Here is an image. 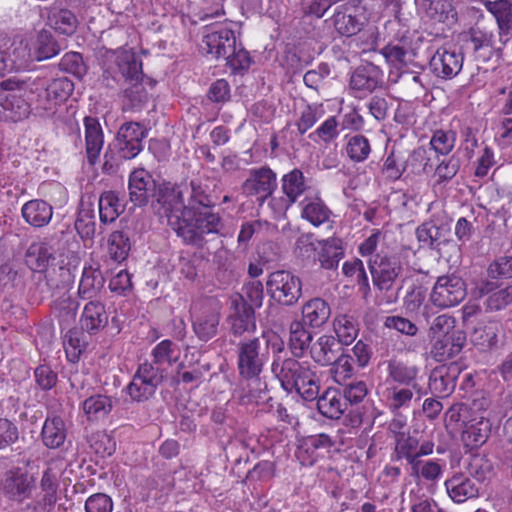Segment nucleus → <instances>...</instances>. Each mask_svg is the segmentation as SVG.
<instances>
[{"mask_svg": "<svg viewBox=\"0 0 512 512\" xmlns=\"http://www.w3.org/2000/svg\"><path fill=\"white\" fill-rule=\"evenodd\" d=\"M184 190L180 185L164 183L159 188L158 213L186 243L199 244L207 234L218 233L221 219L212 209L198 210L189 215L179 213L183 208Z\"/></svg>", "mask_w": 512, "mask_h": 512, "instance_id": "f257e3e1", "label": "nucleus"}, {"mask_svg": "<svg viewBox=\"0 0 512 512\" xmlns=\"http://www.w3.org/2000/svg\"><path fill=\"white\" fill-rule=\"evenodd\" d=\"M271 371L285 391H296L308 401L317 398L320 389L319 379L308 364L294 358L282 360L277 356L273 359Z\"/></svg>", "mask_w": 512, "mask_h": 512, "instance_id": "f03ea898", "label": "nucleus"}, {"mask_svg": "<svg viewBox=\"0 0 512 512\" xmlns=\"http://www.w3.org/2000/svg\"><path fill=\"white\" fill-rule=\"evenodd\" d=\"M103 65L105 72H119L126 81L133 83V88L125 90V96L130 98L133 108L139 107L146 100V94L138 84L143 76L142 63L132 49L119 48L107 51Z\"/></svg>", "mask_w": 512, "mask_h": 512, "instance_id": "7ed1b4c3", "label": "nucleus"}, {"mask_svg": "<svg viewBox=\"0 0 512 512\" xmlns=\"http://www.w3.org/2000/svg\"><path fill=\"white\" fill-rule=\"evenodd\" d=\"M369 268L374 286L379 290L381 296L379 304H393L397 301L401 286L397 285L398 278L402 272V265L395 255L380 256L369 260Z\"/></svg>", "mask_w": 512, "mask_h": 512, "instance_id": "20e7f679", "label": "nucleus"}, {"mask_svg": "<svg viewBox=\"0 0 512 512\" xmlns=\"http://www.w3.org/2000/svg\"><path fill=\"white\" fill-rule=\"evenodd\" d=\"M28 93H34L32 83L13 79L2 81L0 100L3 106V119L18 122L29 116L32 99L28 97Z\"/></svg>", "mask_w": 512, "mask_h": 512, "instance_id": "39448f33", "label": "nucleus"}, {"mask_svg": "<svg viewBox=\"0 0 512 512\" xmlns=\"http://www.w3.org/2000/svg\"><path fill=\"white\" fill-rule=\"evenodd\" d=\"M281 190L285 197L272 198L269 207L275 218L283 217L287 210L296 203L301 196L311 195V185L300 169H293L284 174L281 179Z\"/></svg>", "mask_w": 512, "mask_h": 512, "instance_id": "423d86ee", "label": "nucleus"}, {"mask_svg": "<svg viewBox=\"0 0 512 512\" xmlns=\"http://www.w3.org/2000/svg\"><path fill=\"white\" fill-rule=\"evenodd\" d=\"M269 360V353L262 348L261 341L255 337L239 342L237 346V368L239 375L246 380H254L260 385L259 375Z\"/></svg>", "mask_w": 512, "mask_h": 512, "instance_id": "0eeeda50", "label": "nucleus"}, {"mask_svg": "<svg viewBox=\"0 0 512 512\" xmlns=\"http://www.w3.org/2000/svg\"><path fill=\"white\" fill-rule=\"evenodd\" d=\"M164 379L163 369L150 362L140 364L126 391L133 402H144L155 394Z\"/></svg>", "mask_w": 512, "mask_h": 512, "instance_id": "6e6552de", "label": "nucleus"}, {"mask_svg": "<svg viewBox=\"0 0 512 512\" xmlns=\"http://www.w3.org/2000/svg\"><path fill=\"white\" fill-rule=\"evenodd\" d=\"M235 32L231 22H220L203 28L201 49L215 59L224 58L234 51Z\"/></svg>", "mask_w": 512, "mask_h": 512, "instance_id": "1a4fd4ad", "label": "nucleus"}, {"mask_svg": "<svg viewBox=\"0 0 512 512\" xmlns=\"http://www.w3.org/2000/svg\"><path fill=\"white\" fill-rule=\"evenodd\" d=\"M267 289L275 301L286 306L295 304L302 295V283L299 277L285 270L270 274Z\"/></svg>", "mask_w": 512, "mask_h": 512, "instance_id": "9d476101", "label": "nucleus"}, {"mask_svg": "<svg viewBox=\"0 0 512 512\" xmlns=\"http://www.w3.org/2000/svg\"><path fill=\"white\" fill-rule=\"evenodd\" d=\"M32 86L34 92L43 89V93L38 95V107L51 114L69 98L74 89L73 82L66 77L53 79L48 84L37 79L32 82Z\"/></svg>", "mask_w": 512, "mask_h": 512, "instance_id": "9b49d317", "label": "nucleus"}, {"mask_svg": "<svg viewBox=\"0 0 512 512\" xmlns=\"http://www.w3.org/2000/svg\"><path fill=\"white\" fill-rule=\"evenodd\" d=\"M466 296L464 281L454 274L438 277L430 294L431 302L441 308L458 305Z\"/></svg>", "mask_w": 512, "mask_h": 512, "instance_id": "f8f14e48", "label": "nucleus"}, {"mask_svg": "<svg viewBox=\"0 0 512 512\" xmlns=\"http://www.w3.org/2000/svg\"><path fill=\"white\" fill-rule=\"evenodd\" d=\"M382 85V70L372 63H366L351 73L349 91L353 97L363 99Z\"/></svg>", "mask_w": 512, "mask_h": 512, "instance_id": "ddd939ff", "label": "nucleus"}, {"mask_svg": "<svg viewBox=\"0 0 512 512\" xmlns=\"http://www.w3.org/2000/svg\"><path fill=\"white\" fill-rule=\"evenodd\" d=\"M220 304L213 299L205 300L193 313V331L201 341L216 336L220 322Z\"/></svg>", "mask_w": 512, "mask_h": 512, "instance_id": "4468645a", "label": "nucleus"}, {"mask_svg": "<svg viewBox=\"0 0 512 512\" xmlns=\"http://www.w3.org/2000/svg\"><path fill=\"white\" fill-rule=\"evenodd\" d=\"M276 174L268 167L252 169L243 183V192L255 196L261 203L272 195L276 188Z\"/></svg>", "mask_w": 512, "mask_h": 512, "instance_id": "2eb2a0df", "label": "nucleus"}, {"mask_svg": "<svg viewBox=\"0 0 512 512\" xmlns=\"http://www.w3.org/2000/svg\"><path fill=\"white\" fill-rule=\"evenodd\" d=\"M63 469L64 462L62 459H52L43 471L40 487L44 495L40 505L45 512H50L57 502V490Z\"/></svg>", "mask_w": 512, "mask_h": 512, "instance_id": "dca6fc26", "label": "nucleus"}, {"mask_svg": "<svg viewBox=\"0 0 512 512\" xmlns=\"http://www.w3.org/2000/svg\"><path fill=\"white\" fill-rule=\"evenodd\" d=\"M146 137V130L136 122L123 124L117 134V145L121 157L132 159L143 149V139Z\"/></svg>", "mask_w": 512, "mask_h": 512, "instance_id": "f3484780", "label": "nucleus"}, {"mask_svg": "<svg viewBox=\"0 0 512 512\" xmlns=\"http://www.w3.org/2000/svg\"><path fill=\"white\" fill-rule=\"evenodd\" d=\"M460 371L457 363L435 367L429 377L430 392L437 397H447L452 394Z\"/></svg>", "mask_w": 512, "mask_h": 512, "instance_id": "a211bd4d", "label": "nucleus"}, {"mask_svg": "<svg viewBox=\"0 0 512 512\" xmlns=\"http://www.w3.org/2000/svg\"><path fill=\"white\" fill-rule=\"evenodd\" d=\"M463 55L456 49L439 48L430 60L433 73L443 79L455 77L462 69Z\"/></svg>", "mask_w": 512, "mask_h": 512, "instance_id": "6ab92c4d", "label": "nucleus"}, {"mask_svg": "<svg viewBox=\"0 0 512 512\" xmlns=\"http://www.w3.org/2000/svg\"><path fill=\"white\" fill-rule=\"evenodd\" d=\"M418 374L419 368L416 365H409L399 360H389L386 382L392 381L395 385L412 387L420 397L425 392L417 383Z\"/></svg>", "mask_w": 512, "mask_h": 512, "instance_id": "aec40b11", "label": "nucleus"}, {"mask_svg": "<svg viewBox=\"0 0 512 512\" xmlns=\"http://www.w3.org/2000/svg\"><path fill=\"white\" fill-rule=\"evenodd\" d=\"M466 336L463 332H454L444 337L431 338L430 354L437 362H443L457 356L463 349Z\"/></svg>", "mask_w": 512, "mask_h": 512, "instance_id": "412c9836", "label": "nucleus"}, {"mask_svg": "<svg viewBox=\"0 0 512 512\" xmlns=\"http://www.w3.org/2000/svg\"><path fill=\"white\" fill-rule=\"evenodd\" d=\"M15 40L22 41L27 46L29 57L26 59L25 69L28 67L31 60L42 61L52 58L60 52V47L53 38L51 32L45 29L38 32L35 40L31 44V47H29V44L22 39Z\"/></svg>", "mask_w": 512, "mask_h": 512, "instance_id": "4be33fe9", "label": "nucleus"}, {"mask_svg": "<svg viewBox=\"0 0 512 512\" xmlns=\"http://www.w3.org/2000/svg\"><path fill=\"white\" fill-rule=\"evenodd\" d=\"M299 207L301 209V218L315 227H319L330 219L331 210L318 193L306 195L299 202Z\"/></svg>", "mask_w": 512, "mask_h": 512, "instance_id": "5701e85b", "label": "nucleus"}, {"mask_svg": "<svg viewBox=\"0 0 512 512\" xmlns=\"http://www.w3.org/2000/svg\"><path fill=\"white\" fill-rule=\"evenodd\" d=\"M104 283L105 279L100 270V265L95 262H86L82 270L78 294L83 299H92L100 293Z\"/></svg>", "mask_w": 512, "mask_h": 512, "instance_id": "b1692460", "label": "nucleus"}, {"mask_svg": "<svg viewBox=\"0 0 512 512\" xmlns=\"http://www.w3.org/2000/svg\"><path fill=\"white\" fill-rule=\"evenodd\" d=\"M470 41L476 57L483 62L489 61L495 54L502 51L496 46L495 34L486 28L474 27L470 30Z\"/></svg>", "mask_w": 512, "mask_h": 512, "instance_id": "393cba45", "label": "nucleus"}, {"mask_svg": "<svg viewBox=\"0 0 512 512\" xmlns=\"http://www.w3.org/2000/svg\"><path fill=\"white\" fill-rule=\"evenodd\" d=\"M33 485V480L28 474L15 470L6 474L3 481V491L9 499L22 502L31 494Z\"/></svg>", "mask_w": 512, "mask_h": 512, "instance_id": "a878e982", "label": "nucleus"}, {"mask_svg": "<svg viewBox=\"0 0 512 512\" xmlns=\"http://www.w3.org/2000/svg\"><path fill=\"white\" fill-rule=\"evenodd\" d=\"M83 330L89 334H95L104 329L108 324V313L105 305L98 300H91L83 307L80 317Z\"/></svg>", "mask_w": 512, "mask_h": 512, "instance_id": "bb28decb", "label": "nucleus"}, {"mask_svg": "<svg viewBox=\"0 0 512 512\" xmlns=\"http://www.w3.org/2000/svg\"><path fill=\"white\" fill-rule=\"evenodd\" d=\"M449 497L455 503H464L479 496L475 482L463 474H454L444 483Z\"/></svg>", "mask_w": 512, "mask_h": 512, "instance_id": "cd10ccee", "label": "nucleus"}, {"mask_svg": "<svg viewBox=\"0 0 512 512\" xmlns=\"http://www.w3.org/2000/svg\"><path fill=\"white\" fill-rule=\"evenodd\" d=\"M483 4L486 10L494 16L499 29L500 41L505 44L512 30V1L494 0L485 1Z\"/></svg>", "mask_w": 512, "mask_h": 512, "instance_id": "c85d7f7f", "label": "nucleus"}, {"mask_svg": "<svg viewBox=\"0 0 512 512\" xmlns=\"http://www.w3.org/2000/svg\"><path fill=\"white\" fill-rule=\"evenodd\" d=\"M128 189L130 200L136 206L145 205L148 201L150 191L154 189V180L145 169H135L130 174Z\"/></svg>", "mask_w": 512, "mask_h": 512, "instance_id": "c756f323", "label": "nucleus"}, {"mask_svg": "<svg viewBox=\"0 0 512 512\" xmlns=\"http://www.w3.org/2000/svg\"><path fill=\"white\" fill-rule=\"evenodd\" d=\"M233 304L235 311L229 317L233 334L242 335L245 332H254L256 321L253 308L248 306V303L242 297L234 299Z\"/></svg>", "mask_w": 512, "mask_h": 512, "instance_id": "7c9ffc66", "label": "nucleus"}, {"mask_svg": "<svg viewBox=\"0 0 512 512\" xmlns=\"http://www.w3.org/2000/svg\"><path fill=\"white\" fill-rule=\"evenodd\" d=\"M339 350L338 342L334 336L322 334L310 344L309 355L315 363L328 366L336 360Z\"/></svg>", "mask_w": 512, "mask_h": 512, "instance_id": "2f4dec72", "label": "nucleus"}, {"mask_svg": "<svg viewBox=\"0 0 512 512\" xmlns=\"http://www.w3.org/2000/svg\"><path fill=\"white\" fill-rule=\"evenodd\" d=\"M47 16V24L56 32L63 35H72L78 27V20L72 11L65 8H44L41 16Z\"/></svg>", "mask_w": 512, "mask_h": 512, "instance_id": "473e14b6", "label": "nucleus"}, {"mask_svg": "<svg viewBox=\"0 0 512 512\" xmlns=\"http://www.w3.org/2000/svg\"><path fill=\"white\" fill-rule=\"evenodd\" d=\"M499 332V322L481 321L470 333V341L479 351H489L496 347Z\"/></svg>", "mask_w": 512, "mask_h": 512, "instance_id": "72a5a7b5", "label": "nucleus"}, {"mask_svg": "<svg viewBox=\"0 0 512 512\" xmlns=\"http://www.w3.org/2000/svg\"><path fill=\"white\" fill-rule=\"evenodd\" d=\"M302 323L311 328H319L323 326L331 315L329 304L322 298L315 297L302 306Z\"/></svg>", "mask_w": 512, "mask_h": 512, "instance_id": "f704fd0d", "label": "nucleus"}, {"mask_svg": "<svg viewBox=\"0 0 512 512\" xmlns=\"http://www.w3.org/2000/svg\"><path fill=\"white\" fill-rule=\"evenodd\" d=\"M414 392L416 391L412 387L391 384L379 393L384 405L392 413H396L400 409H406L410 406Z\"/></svg>", "mask_w": 512, "mask_h": 512, "instance_id": "c9c22d12", "label": "nucleus"}, {"mask_svg": "<svg viewBox=\"0 0 512 512\" xmlns=\"http://www.w3.org/2000/svg\"><path fill=\"white\" fill-rule=\"evenodd\" d=\"M213 202L209 194V188L200 178L193 179L190 182V196L188 203L183 201V208L179 213L189 215L198 210L211 209Z\"/></svg>", "mask_w": 512, "mask_h": 512, "instance_id": "e433bc0d", "label": "nucleus"}, {"mask_svg": "<svg viewBox=\"0 0 512 512\" xmlns=\"http://www.w3.org/2000/svg\"><path fill=\"white\" fill-rule=\"evenodd\" d=\"M446 462L442 459H417L409 467V475L416 481L436 483L443 475Z\"/></svg>", "mask_w": 512, "mask_h": 512, "instance_id": "4c0bfd02", "label": "nucleus"}, {"mask_svg": "<svg viewBox=\"0 0 512 512\" xmlns=\"http://www.w3.org/2000/svg\"><path fill=\"white\" fill-rule=\"evenodd\" d=\"M85 146L88 162L96 163L104 144V136L99 121L93 117L84 119Z\"/></svg>", "mask_w": 512, "mask_h": 512, "instance_id": "58836bf2", "label": "nucleus"}, {"mask_svg": "<svg viewBox=\"0 0 512 512\" xmlns=\"http://www.w3.org/2000/svg\"><path fill=\"white\" fill-rule=\"evenodd\" d=\"M22 217L29 225L44 227L52 219L53 208L44 200L34 199L26 202L21 208Z\"/></svg>", "mask_w": 512, "mask_h": 512, "instance_id": "ea45409f", "label": "nucleus"}, {"mask_svg": "<svg viewBox=\"0 0 512 512\" xmlns=\"http://www.w3.org/2000/svg\"><path fill=\"white\" fill-rule=\"evenodd\" d=\"M44 445L50 449L60 448L67 438V426L59 416L47 417L41 431Z\"/></svg>", "mask_w": 512, "mask_h": 512, "instance_id": "a19ab883", "label": "nucleus"}, {"mask_svg": "<svg viewBox=\"0 0 512 512\" xmlns=\"http://www.w3.org/2000/svg\"><path fill=\"white\" fill-rule=\"evenodd\" d=\"M318 411L330 419H338L347 408L342 394L333 388H328L317 400Z\"/></svg>", "mask_w": 512, "mask_h": 512, "instance_id": "79ce46f5", "label": "nucleus"}, {"mask_svg": "<svg viewBox=\"0 0 512 512\" xmlns=\"http://www.w3.org/2000/svg\"><path fill=\"white\" fill-rule=\"evenodd\" d=\"M490 433V423L483 416H474L463 428V440L467 446L477 447L486 442Z\"/></svg>", "mask_w": 512, "mask_h": 512, "instance_id": "37998d69", "label": "nucleus"}, {"mask_svg": "<svg viewBox=\"0 0 512 512\" xmlns=\"http://www.w3.org/2000/svg\"><path fill=\"white\" fill-rule=\"evenodd\" d=\"M333 331L338 344L350 345L359 334V323L349 314H338L333 319Z\"/></svg>", "mask_w": 512, "mask_h": 512, "instance_id": "c03bdc74", "label": "nucleus"}, {"mask_svg": "<svg viewBox=\"0 0 512 512\" xmlns=\"http://www.w3.org/2000/svg\"><path fill=\"white\" fill-rule=\"evenodd\" d=\"M317 247V258L325 269L336 268L344 256V250L339 239L331 238L317 241Z\"/></svg>", "mask_w": 512, "mask_h": 512, "instance_id": "a18cd8bd", "label": "nucleus"}, {"mask_svg": "<svg viewBox=\"0 0 512 512\" xmlns=\"http://www.w3.org/2000/svg\"><path fill=\"white\" fill-rule=\"evenodd\" d=\"M53 259V248L45 242L31 244L26 252V263L35 272L46 271Z\"/></svg>", "mask_w": 512, "mask_h": 512, "instance_id": "49530a36", "label": "nucleus"}, {"mask_svg": "<svg viewBox=\"0 0 512 512\" xmlns=\"http://www.w3.org/2000/svg\"><path fill=\"white\" fill-rule=\"evenodd\" d=\"M312 334L306 330L301 321L291 322L289 327V348L295 357H303L310 350Z\"/></svg>", "mask_w": 512, "mask_h": 512, "instance_id": "de8ad7c7", "label": "nucleus"}, {"mask_svg": "<svg viewBox=\"0 0 512 512\" xmlns=\"http://www.w3.org/2000/svg\"><path fill=\"white\" fill-rule=\"evenodd\" d=\"M112 410V401L106 395H92L82 403V411L89 421L105 418Z\"/></svg>", "mask_w": 512, "mask_h": 512, "instance_id": "09e8293b", "label": "nucleus"}, {"mask_svg": "<svg viewBox=\"0 0 512 512\" xmlns=\"http://www.w3.org/2000/svg\"><path fill=\"white\" fill-rule=\"evenodd\" d=\"M124 211V203L113 191L104 192L99 198V217L102 223H111Z\"/></svg>", "mask_w": 512, "mask_h": 512, "instance_id": "8fccbe9b", "label": "nucleus"}, {"mask_svg": "<svg viewBox=\"0 0 512 512\" xmlns=\"http://www.w3.org/2000/svg\"><path fill=\"white\" fill-rule=\"evenodd\" d=\"M153 364L164 370V366H172L180 357V351L175 343L165 339L159 342L152 350Z\"/></svg>", "mask_w": 512, "mask_h": 512, "instance_id": "3c124183", "label": "nucleus"}, {"mask_svg": "<svg viewBox=\"0 0 512 512\" xmlns=\"http://www.w3.org/2000/svg\"><path fill=\"white\" fill-rule=\"evenodd\" d=\"M344 275L351 278L358 286L364 297L370 292L369 278L362 260L354 258L343 263Z\"/></svg>", "mask_w": 512, "mask_h": 512, "instance_id": "603ef678", "label": "nucleus"}, {"mask_svg": "<svg viewBox=\"0 0 512 512\" xmlns=\"http://www.w3.org/2000/svg\"><path fill=\"white\" fill-rule=\"evenodd\" d=\"M325 110L322 104H306L297 112L295 125L298 132L303 135L311 129L316 122L324 116Z\"/></svg>", "mask_w": 512, "mask_h": 512, "instance_id": "864d4df0", "label": "nucleus"}, {"mask_svg": "<svg viewBox=\"0 0 512 512\" xmlns=\"http://www.w3.org/2000/svg\"><path fill=\"white\" fill-rule=\"evenodd\" d=\"M333 24L340 35L350 37L361 31L364 22L360 16L338 10L333 15Z\"/></svg>", "mask_w": 512, "mask_h": 512, "instance_id": "5fc2aeb1", "label": "nucleus"}, {"mask_svg": "<svg viewBox=\"0 0 512 512\" xmlns=\"http://www.w3.org/2000/svg\"><path fill=\"white\" fill-rule=\"evenodd\" d=\"M418 8L429 18L445 21L453 12L451 0H415Z\"/></svg>", "mask_w": 512, "mask_h": 512, "instance_id": "6e6d98bb", "label": "nucleus"}, {"mask_svg": "<svg viewBox=\"0 0 512 512\" xmlns=\"http://www.w3.org/2000/svg\"><path fill=\"white\" fill-rule=\"evenodd\" d=\"M345 151L347 156L354 162L365 161L371 153L369 140L360 134L347 136Z\"/></svg>", "mask_w": 512, "mask_h": 512, "instance_id": "4d7b16f0", "label": "nucleus"}, {"mask_svg": "<svg viewBox=\"0 0 512 512\" xmlns=\"http://www.w3.org/2000/svg\"><path fill=\"white\" fill-rule=\"evenodd\" d=\"M251 381V383L236 388L233 392V398L242 405L258 404L266 399V391L261 388V384L258 385L254 380Z\"/></svg>", "mask_w": 512, "mask_h": 512, "instance_id": "13d9d810", "label": "nucleus"}, {"mask_svg": "<svg viewBox=\"0 0 512 512\" xmlns=\"http://www.w3.org/2000/svg\"><path fill=\"white\" fill-rule=\"evenodd\" d=\"M418 439L410 435H401L396 438L395 453L397 459H404L410 467L417 461Z\"/></svg>", "mask_w": 512, "mask_h": 512, "instance_id": "bf43d9fd", "label": "nucleus"}, {"mask_svg": "<svg viewBox=\"0 0 512 512\" xmlns=\"http://www.w3.org/2000/svg\"><path fill=\"white\" fill-rule=\"evenodd\" d=\"M455 142V131L437 129L430 139V146L437 154L448 155L453 150Z\"/></svg>", "mask_w": 512, "mask_h": 512, "instance_id": "052dcab7", "label": "nucleus"}, {"mask_svg": "<svg viewBox=\"0 0 512 512\" xmlns=\"http://www.w3.org/2000/svg\"><path fill=\"white\" fill-rule=\"evenodd\" d=\"M130 251L129 239L120 231H114L108 238V253L116 262L124 261Z\"/></svg>", "mask_w": 512, "mask_h": 512, "instance_id": "680f3d73", "label": "nucleus"}, {"mask_svg": "<svg viewBox=\"0 0 512 512\" xmlns=\"http://www.w3.org/2000/svg\"><path fill=\"white\" fill-rule=\"evenodd\" d=\"M353 358L350 354L342 353L337 354L336 360L333 361L330 365L331 374L338 384H342L347 379L351 378L354 374V367L352 364Z\"/></svg>", "mask_w": 512, "mask_h": 512, "instance_id": "e2e57ef3", "label": "nucleus"}, {"mask_svg": "<svg viewBox=\"0 0 512 512\" xmlns=\"http://www.w3.org/2000/svg\"><path fill=\"white\" fill-rule=\"evenodd\" d=\"M63 347L67 359L72 363H76L85 348V343L81 339V334L78 331L69 330L65 334Z\"/></svg>", "mask_w": 512, "mask_h": 512, "instance_id": "0e129e2a", "label": "nucleus"}, {"mask_svg": "<svg viewBox=\"0 0 512 512\" xmlns=\"http://www.w3.org/2000/svg\"><path fill=\"white\" fill-rule=\"evenodd\" d=\"M406 170L405 162L401 155L391 151L382 166V174L390 181L398 180Z\"/></svg>", "mask_w": 512, "mask_h": 512, "instance_id": "69168bd1", "label": "nucleus"}, {"mask_svg": "<svg viewBox=\"0 0 512 512\" xmlns=\"http://www.w3.org/2000/svg\"><path fill=\"white\" fill-rule=\"evenodd\" d=\"M381 54L386 62L397 70H401L407 65L409 52L399 44L386 45L382 48Z\"/></svg>", "mask_w": 512, "mask_h": 512, "instance_id": "338daca9", "label": "nucleus"}, {"mask_svg": "<svg viewBox=\"0 0 512 512\" xmlns=\"http://www.w3.org/2000/svg\"><path fill=\"white\" fill-rule=\"evenodd\" d=\"M416 236L422 247H434L442 238V230L433 222H425L416 230Z\"/></svg>", "mask_w": 512, "mask_h": 512, "instance_id": "774afa93", "label": "nucleus"}]
</instances>
